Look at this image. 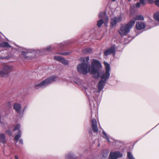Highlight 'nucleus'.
Masks as SVG:
<instances>
[{
    "label": "nucleus",
    "mask_w": 159,
    "mask_h": 159,
    "mask_svg": "<svg viewBox=\"0 0 159 159\" xmlns=\"http://www.w3.org/2000/svg\"><path fill=\"white\" fill-rule=\"evenodd\" d=\"M81 60L83 61V62L78 65L77 67V71L80 73L85 75L89 72L91 74L94 75V78L96 79L100 77L101 80L98 84V89H102L107 81L110 76L111 68L110 64L106 62H104L105 71L99 72V70L102 68V66L99 61L98 60L93 59L91 66H90L89 62V57L85 58L81 57Z\"/></svg>",
    "instance_id": "1"
},
{
    "label": "nucleus",
    "mask_w": 159,
    "mask_h": 159,
    "mask_svg": "<svg viewBox=\"0 0 159 159\" xmlns=\"http://www.w3.org/2000/svg\"><path fill=\"white\" fill-rule=\"evenodd\" d=\"M51 47L49 45L46 48H43L40 50H36L34 49H29L17 47V48L13 49L18 50L19 52H21L22 55L25 59L29 60L34 56H37L42 54L48 52L51 49Z\"/></svg>",
    "instance_id": "2"
},
{
    "label": "nucleus",
    "mask_w": 159,
    "mask_h": 159,
    "mask_svg": "<svg viewBox=\"0 0 159 159\" xmlns=\"http://www.w3.org/2000/svg\"><path fill=\"white\" fill-rule=\"evenodd\" d=\"M135 24V21L130 20L127 24L121 26L119 31L120 34L122 36H125L129 33Z\"/></svg>",
    "instance_id": "3"
},
{
    "label": "nucleus",
    "mask_w": 159,
    "mask_h": 159,
    "mask_svg": "<svg viewBox=\"0 0 159 159\" xmlns=\"http://www.w3.org/2000/svg\"><path fill=\"white\" fill-rule=\"evenodd\" d=\"M57 79V77L52 76L45 79L39 83H35L34 86L35 89L42 88L56 81Z\"/></svg>",
    "instance_id": "4"
},
{
    "label": "nucleus",
    "mask_w": 159,
    "mask_h": 159,
    "mask_svg": "<svg viewBox=\"0 0 159 159\" xmlns=\"http://www.w3.org/2000/svg\"><path fill=\"white\" fill-rule=\"evenodd\" d=\"M57 79V77L52 76L45 79L39 83H35L34 86L35 89L42 88L56 81Z\"/></svg>",
    "instance_id": "5"
},
{
    "label": "nucleus",
    "mask_w": 159,
    "mask_h": 159,
    "mask_svg": "<svg viewBox=\"0 0 159 159\" xmlns=\"http://www.w3.org/2000/svg\"><path fill=\"white\" fill-rule=\"evenodd\" d=\"M12 66L11 65H4L1 70V76L7 77L12 70Z\"/></svg>",
    "instance_id": "6"
},
{
    "label": "nucleus",
    "mask_w": 159,
    "mask_h": 159,
    "mask_svg": "<svg viewBox=\"0 0 159 159\" xmlns=\"http://www.w3.org/2000/svg\"><path fill=\"white\" fill-rule=\"evenodd\" d=\"M122 16L120 14L112 18L111 20V25L112 27L115 26L118 23L122 21Z\"/></svg>",
    "instance_id": "7"
},
{
    "label": "nucleus",
    "mask_w": 159,
    "mask_h": 159,
    "mask_svg": "<svg viewBox=\"0 0 159 159\" xmlns=\"http://www.w3.org/2000/svg\"><path fill=\"white\" fill-rule=\"evenodd\" d=\"M123 154L119 152H111L109 157V159H117L122 157Z\"/></svg>",
    "instance_id": "8"
},
{
    "label": "nucleus",
    "mask_w": 159,
    "mask_h": 159,
    "mask_svg": "<svg viewBox=\"0 0 159 159\" xmlns=\"http://www.w3.org/2000/svg\"><path fill=\"white\" fill-rule=\"evenodd\" d=\"M115 48L114 46H112L110 48L106 49L104 52V55L106 56L115 53Z\"/></svg>",
    "instance_id": "9"
},
{
    "label": "nucleus",
    "mask_w": 159,
    "mask_h": 159,
    "mask_svg": "<svg viewBox=\"0 0 159 159\" xmlns=\"http://www.w3.org/2000/svg\"><path fill=\"white\" fill-rule=\"evenodd\" d=\"M92 126L93 130L94 132H97L98 129L97 125V123L96 120L93 119L91 120Z\"/></svg>",
    "instance_id": "10"
},
{
    "label": "nucleus",
    "mask_w": 159,
    "mask_h": 159,
    "mask_svg": "<svg viewBox=\"0 0 159 159\" xmlns=\"http://www.w3.org/2000/svg\"><path fill=\"white\" fill-rule=\"evenodd\" d=\"M135 27L137 30H141L145 28V25L143 22L138 21L136 23Z\"/></svg>",
    "instance_id": "11"
},
{
    "label": "nucleus",
    "mask_w": 159,
    "mask_h": 159,
    "mask_svg": "<svg viewBox=\"0 0 159 159\" xmlns=\"http://www.w3.org/2000/svg\"><path fill=\"white\" fill-rule=\"evenodd\" d=\"M14 109L18 113H20L21 111V107L20 104L18 103H15L13 105Z\"/></svg>",
    "instance_id": "12"
},
{
    "label": "nucleus",
    "mask_w": 159,
    "mask_h": 159,
    "mask_svg": "<svg viewBox=\"0 0 159 159\" xmlns=\"http://www.w3.org/2000/svg\"><path fill=\"white\" fill-rule=\"evenodd\" d=\"M98 17L99 18L104 19L106 21H107L108 20V18L105 12H100L98 15Z\"/></svg>",
    "instance_id": "13"
},
{
    "label": "nucleus",
    "mask_w": 159,
    "mask_h": 159,
    "mask_svg": "<svg viewBox=\"0 0 159 159\" xmlns=\"http://www.w3.org/2000/svg\"><path fill=\"white\" fill-rule=\"evenodd\" d=\"M148 0H140L139 2L137 3L136 4V7H139L140 6H142L145 5L146 4V2Z\"/></svg>",
    "instance_id": "14"
},
{
    "label": "nucleus",
    "mask_w": 159,
    "mask_h": 159,
    "mask_svg": "<svg viewBox=\"0 0 159 159\" xmlns=\"http://www.w3.org/2000/svg\"><path fill=\"white\" fill-rule=\"evenodd\" d=\"M6 142V137L3 133L0 134V142L5 143Z\"/></svg>",
    "instance_id": "15"
},
{
    "label": "nucleus",
    "mask_w": 159,
    "mask_h": 159,
    "mask_svg": "<svg viewBox=\"0 0 159 159\" xmlns=\"http://www.w3.org/2000/svg\"><path fill=\"white\" fill-rule=\"evenodd\" d=\"M0 47L10 48L11 46L8 43L3 42L0 43Z\"/></svg>",
    "instance_id": "16"
},
{
    "label": "nucleus",
    "mask_w": 159,
    "mask_h": 159,
    "mask_svg": "<svg viewBox=\"0 0 159 159\" xmlns=\"http://www.w3.org/2000/svg\"><path fill=\"white\" fill-rule=\"evenodd\" d=\"M21 130H19V131H18V134H16L14 138V140L15 141H16V142L18 141V140L21 137Z\"/></svg>",
    "instance_id": "17"
},
{
    "label": "nucleus",
    "mask_w": 159,
    "mask_h": 159,
    "mask_svg": "<svg viewBox=\"0 0 159 159\" xmlns=\"http://www.w3.org/2000/svg\"><path fill=\"white\" fill-rule=\"evenodd\" d=\"M73 81L78 85H81L82 83V81L80 79L77 78H74Z\"/></svg>",
    "instance_id": "18"
},
{
    "label": "nucleus",
    "mask_w": 159,
    "mask_h": 159,
    "mask_svg": "<svg viewBox=\"0 0 159 159\" xmlns=\"http://www.w3.org/2000/svg\"><path fill=\"white\" fill-rule=\"evenodd\" d=\"M144 20V18L143 16L141 15H139L135 17L134 18V20H133L135 21V20Z\"/></svg>",
    "instance_id": "19"
},
{
    "label": "nucleus",
    "mask_w": 159,
    "mask_h": 159,
    "mask_svg": "<svg viewBox=\"0 0 159 159\" xmlns=\"http://www.w3.org/2000/svg\"><path fill=\"white\" fill-rule=\"evenodd\" d=\"M92 50L90 48H87L82 50V52L84 53H89L92 52Z\"/></svg>",
    "instance_id": "20"
},
{
    "label": "nucleus",
    "mask_w": 159,
    "mask_h": 159,
    "mask_svg": "<svg viewBox=\"0 0 159 159\" xmlns=\"http://www.w3.org/2000/svg\"><path fill=\"white\" fill-rule=\"evenodd\" d=\"M154 18L155 20L159 22V11L154 14Z\"/></svg>",
    "instance_id": "21"
},
{
    "label": "nucleus",
    "mask_w": 159,
    "mask_h": 159,
    "mask_svg": "<svg viewBox=\"0 0 159 159\" xmlns=\"http://www.w3.org/2000/svg\"><path fill=\"white\" fill-rule=\"evenodd\" d=\"M7 125V123L3 120L0 119V126L2 128H4Z\"/></svg>",
    "instance_id": "22"
},
{
    "label": "nucleus",
    "mask_w": 159,
    "mask_h": 159,
    "mask_svg": "<svg viewBox=\"0 0 159 159\" xmlns=\"http://www.w3.org/2000/svg\"><path fill=\"white\" fill-rule=\"evenodd\" d=\"M20 125L19 124H17L15 126L14 128L13 129V131H16L17 130H18V131H19V130H20Z\"/></svg>",
    "instance_id": "23"
},
{
    "label": "nucleus",
    "mask_w": 159,
    "mask_h": 159,
    "mask_svg": "<svg viewBox=\"0 0 159 159\" xmlns=\"http://www.w3.org/2000/svg\"><path fill=\"white\" fill-rule=\"evenodd\" d=\"M103 134V138L107 140V141L108 142H110L109 138L107 136L106 133L104 131L102 132Z\"/></svg>",
    "instance_id": "24"
},
{
    "label": "nucleus",
    "mask_w": 159,
    "mask_h": 159,
    "mask_svg": "<svg viewBox=\"0 0 159 159\" xmlns=\"http://www.w3.org/2000/svg\"><path fill=\"white\" fill-rule=\"evenodd\" d=\"M103 23V20L101 19L97 21V25L98 27H100Z\"/></svg>",
    "instance_id": "25"
},
{
    "label": "nucleus",
    "mask_w": 159,
    "mask_h": 159,
    "mask_svg": "<svg viewBox=\"0 0 159 159\" xmlns=\"http://www.w3.org/2000/svg\"><path fill=\"white\" fill-rule=\"evenodd\" d=\"M60 62L64 64L65 65H67L68 64V62L67 60H66L64 58H63V57L61 59Z\"/></svg>",
    "instance_id": "26"
},
{
    "label": "nucleus",
    "mask_w": 159,
    "mask_h": 159,
    "mask_svg": "<svg viewBox=\"0 0 159 159\" xmlns=\"http://www.w3.org/2000/svg\"><path fill=\"white\" fill-rule=\"evenodd\" d=\"M67 43H66V42H63V43H59L58 44V46L59 47H58V48L59 49L62 48Z\"/></svg>",
    "instance_id": "27"
},
{
    "label": "nucleus",
    "mask_w": 159,
    "mask_h": 159,
    "mask_svg": "<svg viewBox=\"0 0 159 159\" xmlns=\"http://www.w3.org/2000/svg\"><path fill=\"white\" fill-rule=\"evenodd\" d=\"M127 157L129 159H135L132 154L129 152L127 153Z\"/></svg>",
    "instance_id": "28"
},
{
    "label": "nucleus",
    "mask_w": 159,
    "mask_h": 159,
    "mask_svg": "<svg viewBox=\"0 0 159 159\" xmlns=\"http://www.w3.org/2000/svg\"><path fill=\"white\" fill-rule=\"evenodd\" d=\"M62 58V57L60 56H55L54 57V59L57 61L60 62Z\"/></svg>",
    "instance_id": "29"
},
{
    "label": "nucleus",
    "mask_w": 159,
    "mask_h": 159,
    "mask_svg": "<svg viewBox=\"0 0 159 159\" xmlns=\"http://www.w3.org/2000/svg\"><path fill=\"white\" fill-rule=\"evenodd\" d=\"M72 157V155L71 153H69L66 156V159H71Z\"/></svg>",
    "instance_id": "30"
},
{
    "label": "nucleus",
    "mask_w": 159,
    "mask_h": 159,
    "mask_svg": "<svg viewBox=\"0 0 159 159\" xmlns=\"http://www.w3.org/2000/svg\"><path fill=\"white\" fill-rule=\"evenodd\" d=\"M58 54H61V55L67 56V55H69L70 54V52H63L59 53H58Z\"/></svg>",
    "instance_id": "31"
},
{
    "label": "nucleus",
    "mask_w": 159,
    "mask_h": 159,
    "mask_svg": "<svg viewBox=\"0 0 159 159\" xmlns=\"http://www.w3.org/2000/svg\"><path fill=\"white\" fill-rule=\"evenodd\" d=\"M6 134H7L9 135H10V136H11L12 135L11 132V130L10 129H8V130H7L6 131Z\"/></svg>",
    "instance_id": "32"
},
{
    "label": "nucleus",
    "mask_w": 159,
    "mask_h": 159,
    "mask_svg": "<svg viewBox=\"0 0 159 159\" xmlns=\"http://www.w3.org/2000/svg\"><path fill=\"white\" fill-rule=\"evenodd\" d=\"M155 4L159 7V0H155Z\"/></svg>",
    "instance_id": "33"
},
{
    "label": "nucleus",
    "mask_w": 159,
    "mask_h": 159,
    "mask_svg": "<svg viewBox=\"0 0 159 159\" xmlns=\"http://www.w3.org/2000/svg\"><path fill=\"white\" fill-rule=\"evenodd\" d=\"M148 2L150 4H152L153 3H155V1L153 0H148Z\"/></svg>",
    "instance_id": "34"
},
{
    "label": "nucleus",
    "mask_w": 159,
    "mask_h": 159,
    "mask_svg": "<svg viewBox=\"0 0 159 159\" xmlns=\"http://www.w3.org/2000/svg\"><path fill=\"white\" fill-rule=\"evenodd\" d=\"M19 142L21 144H23V140L22 139H20L19 140Z\"/></svg>",
    "instance_id": "35"
},
{
    "label": "nucleus",
    "mask_w": 159,
    "mask_h": 159,
    "mask_svg": "<svg viewBox=\"0 0 159 159\" xmlns=\"http://www.w3.org/2000/svg\"><path fill=\"white\" fill-rule=\"evenodd\" d=\"M15 159H18V157L17 155H16L15 156Z\"/></svg>",
    "instance_id": "36"
},
{
    "label": "nucleus",
    "mask_w": 159,
    "mask_h": 159,
    "mask_svg": "<svg viewBox=\"0 0 159 159\" xmlns=\"http://www.w3.org/2000/svg\"><path fill=\"white\" fill-rule=\"evenodd\" d=\"M5 58V57H3L2 56H0V59H4Z\"/></svg>",
    "instance_id": "37"
},
{
    "label": "nucleus",
    "mask_w": 159,
    "mask_h": 159,
    "mask_svg": "<svg viewBox=\"0 0 159 159\" xmlns=\"http://www.w3.org/2000/svg\"><path fill=\"white\" fill-rule=\"evenodd\" d=\"M100 90H97V91L96 92L98 93H99L100 92Z\"/></svg>",
    "instance_id": "38"
},
{
    "label": "nucleus",
    "mask_w": 159,
    "mask_h": 159,
    "mask_svg": "<svg viewBox=\"0 0 159 159\" xmlns=\"http://www.w3.org/2000/svg\"><path fill=\"white\" fill-rule=\"evenodd\" d=\"M113 2H114V1H116L117 0H111Z\"/></svg>",
    "instance_id": "39"
},
{
    "label": "nucleus",
    "mask_w": 159,
    "mask_h": 159,
    "mask_svg": "<svg viewBox=\"0 0 159 159\" xmlns=\"http://www.w3.org/2000/svg\"><path fill=\"white\" fill-rule=\"evenodd\" d=\"M1 70H0V76H1Z\"/></svg>",
    "instance_id": "40"
},
{
    "label": "nucleus",
    "mask_w": 159,
    "mask_h": 159,
    "mask_svg": "<svg viewBox=\"0 0 159 159\" xmlns=\"http://www.w3.org/2000/svg\"><path fill=\"white\" fill-rule=\"evenodd\" d=\"M70 81L72 82V81L71 80V79H70Z\"/></svg>",
    "instance_id": "41"
},
{
    "label": "nucleus",
    "mask_w": 159,
    "mask_h": 159,
    "mask_svg": "<svg viewBox=\"0 0 159 159\" xmlns=\"http://www.w3.org/2000/svg\"><path fill=\"white\" fill-rule=\"evenodd\" d=\"M128 1H130V0H128Z\"/></svg>",
    "instance_id": "42"
}]
</instances>
